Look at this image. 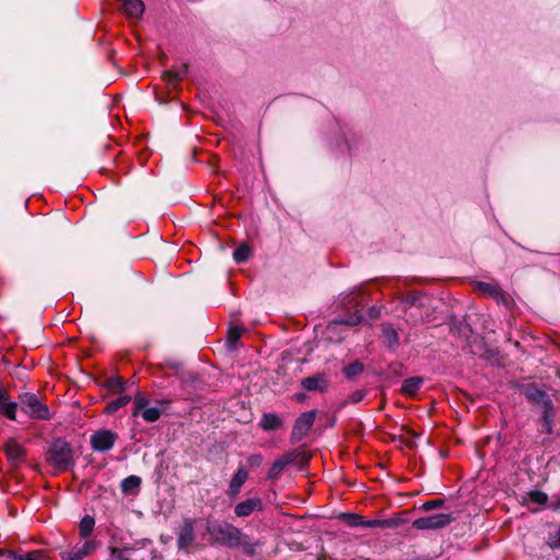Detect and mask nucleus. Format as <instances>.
<instances>
[{"instance_id":"2eb2a0df","label":"nucleus","mask_w":560,"mask_h":560,"mask_svg":"<svg viewBox=\"0 0 560 560\" xmlns=\"http://www.w3.org/2000/svg\"><path fill=\"white\" fill-rule=\"evenodd\" d=\"M301 385L310 392H325L328 387V381L324 375L317 374L303 378Z\"/></svg>"},{"instance_id":"b1692460","label":"nucleus","mask_w":560,"mask_h":560,"mask_svg":"<svg viewBox=\"0 0 560 560\" xmlns=\"http://www.w3.org/2000/svg\"><path fill=\"white\" fill-rule=\"evenodd\" d=\"M94 526H95V520L90 515H85L81 520L80 525H79L80 536L82 538L89 537L92 534Z\"/></svg>"},{"instance_id":"9d476101","label":"nucleus","mask_w":560,"mask_h":560,"mask_svg":"<svg viewBox=\"0 0 560 560\" xmlns=\"http://www.w3.org/2000/svg\"><path fill=\"white\" fill-rule=\"evenodd\" d=\"M96 548L93 540H86L82 544H77L70 551L60 553L61 560H82L91 555Z\"/></svg>"},{"instance_id":"1a4fd4ad","label":"nucleus","mask_w":560,"mask_h":560,"mask_svg":"<svg viewBox=\"0 0 560 560\" xmlns=\"http://www.w3.org/2000/svg\"><path fill=\"white\" fill-rule=\"evenodd\" d=\"M299 457V452L292 451L288 452L284 455L277 458L267 475V478L270 480H277L283 472L284 468L291 464H293Z\"/></svg>"},{"instance_id":"7c9ffc66","label":"nucleus","mask_w":560,"mask_h":560,"mask_svg":"<svg viewBox=\"0 0 560 560\" xmlns=\"http://www.w3.org/2000/svg\"><path fill=\"white\" fill-rule=\"evenodd\" d=\"M148 404H149L148 398L139 393L135 397V409H133L132 416H135V417L138 416L143 409H145Z\"/></svg>"},{"instance_id":"a211bd4d","label":"nucleus","mask_w":560,"mask_h":560,"mask_svg":"<svg viewBox=\"0 0 560 560\" xmlns=\"http://www.w3.org/2000/svg\"><path fill=\"white\" fill-rule=\"evenodd\" d=\"M282 420L276 413H265L260 420V427L266 431H276L282 427Z\"/></svg>"},{"instance_id":"aec40b11","label":"nucleus","mask_w":560,"mask_h":560,"mask_svg":"<svg viewBox=\"0 0 560 560\" xmlns=\"http://www.w3.org/2000/svg\"><path fill=\"white\" fill-rule=\"evenodd\" d=\"M555 417V410L553 407L550 409L542 410L541 419H540V432H545L547 434L552 433V421Z\"/></svg>"},{"instance_id":"c756f323","label":"nucleus","mask_w":560,"mask_h":560,"mask_svg":"<svg viewBox=\"0 0 560 560\" xmlns=\"http://www.w3.org/2000/svg\"><path fill=\"white\" fill-rule=\"evenodd\" d=\"M342 518L350 527H363L364 517L358 514H343Z\"/></svg>"},{"instance_id":"5701e85b","label":"nucleus","mask_w":560,"mask_h":560,"mask_svg":"<svg viewBox=\"0 0 560 560\" xmlns=\"http://www.w3.org/2000/svg\"><path fill=\"white\" fill-rule=\"evenodd\" d=\"M422 382L419 376L409 377L404 381L401 390L407 395H415L420 389Z\"/></svg>"},{"instance_id":"412c9836","label":"nucleus","mask_w":560,"mask_h":560,"mask_svg":"<svg viewBox=\"0 0 560 560\" xmlns=\"http://www.w3.org/2000/svg\"><path fill=\"white\" fill-rule=\"evenodd\" d=\"M525 500L527 501L528 504L545 506L548 503V495L547 493L535 489L529 490L526 493Z\"/></svg>"},{"instance_id":"7ed1b4c3","label":"nucleus","mask_w":560,"mask_h":560,"mask_svg":"<svg viewBox=\"0 0 560 560\" xmlns=\"http://www.w3.org/2000/svg\"><path fill=\"white\" fill-rule=\"evenodd\" d=\"M20 405L22 410L32 419H50L49 408L39 400L37 395L33 393H24L20 395Z\"/></svg>"},{"instance_id":"c9c22d12","label":"nucleus","mask_w":560,"mask_h":560,"mask_svg":"<svg viewBox=\"0 0 560 560\" xmlns=\"http://www.w3.org/2000/svg\"><path fill=\"white\" fill-rule=\"evenodd\" d=\"M247 463L252 468L259 467L262 464V456L260 454L250 455Z\"/></svg>"},{"instance_id":"a19ab883","label":"nucleus","mask_w":560,"mask_h":560,"mask_svg":"<svg viewBox=\"0 0 560 560\" xmlns=\"http://www.w3.org/2000/svg\"><path fill=\"white\" fill-rule=\"evenodd\" d=\"M109 386H110V387H113V388H114V387H119V388H120V387H121V381H120V378H118V377H113V378H110V380H109Z\"/></svg>"},{"instance_id":"e433bc0d","label":"nucleus","mask_w":560,"mask_h":560,"mask_svg":"<svg viewBox=\"0 0 560 560\" xmlns=\"http://www.w3.org/2000/svg\"><path fill=\"white\" fill-rule=\"evenodd\" d=\"M443 504H444V501L441 499L431 500V501H427L425 503H423V509L424 510H433V509L441 508Z\"/></svg>"},{"instance_id":"473e14b6","label":"nucleus","mask_w":560,"mask_h":560,"mask_svg":"<svg viewBox=\"0 0 560 560\" xmlns=\"http://www.w3.org/2000/svg\"><path fill=\"white\" fill-rule=\"evenodd\" d=\"M14 558L18 560H48L46 555L42 551H33Z\"/></svg>"},{"instance_id":"cd10ccee","label":"nucleus","mask_w":560,"mask_h":560,"mask_svg":"<svg viewBox=\"0 0 560 560\" xmlns=\"http://www.w3.org/2000/svg\"><path fill=\"white\" fill-rule=\"evenodd\" d=\"M250 256V248L246 244L240 245L233 253V258L237 264L248 260Z\"/></svg>"},{"instance_id":"f257e3e1","label":"nucleus","mask_w":560,"mask_h":560,"mask_svg":"<svg viewBox=\"0 0 560 560\" xmlns=\"http://www.w3.org/2000/svg\"><path fill=\"white\" fill-rule=\"evenodd\" d=\"M207 532L211 538L229 548L241 549L245 555L253 556L256 551V542L248 535L228 522L208 523Z\"/></svg>"},{"instance_id":"2f4dec72","label":"nucleus","mask_w":560,"mask_h":560,"mask_svg":"<svg viewBox=\"0 0 560 560\" xmlns=\"http://www.w3.org/2000/svg\"><path fill=\"white\" fill-rule=\"evenodd\" d=\"M362 322H363V315L359 311H357L353 314H350L349 316H347L346 318H342L339 320V323L346 324L349 326H357V325H360Z\"/></svg>"},{"instance_id":"ddd939ff","label":"nucleus","mask_w":560,"mask_h":560,"mask_svg":"<svg viewBox=\"0 0 560 560\" xmlns=\"http://www.w3.org/2000/svg\"><path fill=\"white\" fill-rule=\"evenodd\" d=\"M247 479L248 471L246 470L245 467L240 466L230 481L229 489L226 492L229 498L237 497Z\"/></svg>"},{"instance_id":"393cba45","label":"nucleus","mask_w":560,"mask_h":560,"mask_svg":"<svg viewBox=\"0 0 560 560\" xmlns=\"http://www.w3.org/2000/svg\"><path fill=\"white\" fill-rule=\"evenodd\" d=\"M131 400L130 395L124 394L119 395L117 398L110 400L106 406V411L108 413H113L117 411L118 409L126 406Z\"/></svg>"},{"instance_id":"4be33fe9","label":"nucleus","mask_w":560,"mask_h":560,"mask_svg":"<svg viewBox=\"0 0 560 560\" xmlns=\"http://www.w3.org/2000/svg\"><path fill=\"white\" fill-rule=\"evenodd\" d=\"M382 334L384 341L387 343L388 347H394L398 345L399 336L396 331V329L389 325V324H383L382 325Z\"/></svg>"},{"instance_id":"6ab92c4d","label":"nucleus","mask_w":560,"mask_h":560,"mask_svg":"<svg viewBox=\"0 0 560 560\" xmlns=\"http://www.w3.org/2000/svg\"><path fill=\"white\" fill-rule=\"evenodd\" d=\"M187 73V67L184 66L179 70H165L162 74V79L172 86H175L182 81Z\"/></svg>"},{"instance_id":"58836bf2","label":"nucleus","mask_w":560,"mask_h":560,"mask_svg":"<svg viewBox=\"0 0 560 560\" xmlns=\"http://www.w3.org/2000/svg\"><path fill=\"white\" fill-rule=\"evenodd\" d=\"M368 314H369L370 318L376 319L381 316V307L372 306L369 308Z\"/></svg>"},{"instance_id":"39448f33","label":"nucleus","mask_w":560,"mask_h":560,"mask_svg":"<svg viewBox=\"0 0 560 560\" xmlns=\"http://www.w3.org/2000/svg\"><path fill=\"white\" fill-rule=\"evenodd\" d=\"M520 390L529 402L541 406L542 410L553 407L550 396L536 384H523Z\"/></svg>"},{"instance_id":"4c0bfd02","label":"nucleus","mask_w":560,"mask_h":560,"mask_svg":"<svg viewBox=\"0 0 560 560\" xmlns=\"http://www.w3.org/2000/svg\"><path fill=\"white\" fill-rule=\"evenodd\" d=\"M112 557L115 560H129L127 557V551L117 548L112 549Z\"/></svg>"},{"instance_id":"9b49d317","label":"nucleus","mask_w":560,"mask_h":560,"mask_svg":"<svg viewBox=\"0 0 560 560\" xmlns=\"http://www.w3.org/2000/svg\"><path fill=\"white\" fill-rule=\"evenodd\" d=\"M264 509V503L260 498H248L234 506V513L237 517H247L254 512H260Z\"/></svg>"},{"instance_id":"4468645a","label":"nucleus","mask_w":560,"mask_h":560,"mask_svg":"<svg viewBox=\"0 0 560 560\" xmlns=\"http://www.w3.org/2000/svg\"><path fill=\"white\" fill-rule=\"evenodd\" d=\"M195 539L194 522L185 520L180 526L177 546L179 549H187Z\"/></svg>"},{"instance_id":"dca6fc26","label":"nucleus","mask_w":560,"mask_h":560,"mask_svg":"<svg viewBox=\"0 0 560 560\" xmlns=\"http://www.w3.org/2000/svg\"><path fill=\"white\" fill-rule=\"evenodd\" d=\"M161 407H149L143 409L139 415L147 422H155L160 419L163 411L166 410L168 401H159Z\"/></svg>"},{"instance_id":"79ce46f5","label":"nucleus","mask_w":560,"mask_h":560,"mask_svg":"<svg viewBox=\"0 0 560 560\" xmlns=\"http://www.w3.org/2000/svg\"><path fill=\"white\" fill-rule=\"evenodd\" d=\"M549 508L553 511H559L560 510V498L556 499V500H552L549 504Z\"/></svg>"},{"instance_id":"f03ea898","label":"nucleus","mask_w":560,"mask_h":560,"mask_svg":"<svg viewBox=\"0 0 560 560\" xmlns=\"http://www.w3.org/2000/svg\"><path fill=\"white\" fill-rule=\"evenodd\" d=\"M47 462L54 468L66 471L73 465L72 451L70 445L61 440H55L48 450Z\"/></svg>"},{"instance_id":"0eeeda50","label":"nucleus","mask_w":560,"mask_h":560,"mask_svg":"<svg viewBox=\"0 0 560 560\" xmlns=\"http://www.w3.org/2000/svg\"><path fill=\"white\" fill-rule=\"evenodd\" d=\"M316 418V411L310 410L298 417L292 429L291 438L294 441L302 440L311 430Z\"/></svg>"},{"instance_id":"bb28decb","label":"nucleus","mask_w":560,"mask_h":560,"mask_svg":"<svg viewBox=\"0 0 560 560\" xmlns=\"http://www.w3.org/2000/svg\"><path fill=\"white\" fill-rule=\"evenodd\" d=\"M141 483V479L138 476L131 475L125 478L121 481V490L125 493L132 492L135 489L139 488Z\"/></svg>"},{"instance_id":"ea45409f","label":"nucleus","mask_w":560,"mask_h":560,"mask_svg":"<svg viewBox=\"0 0 560 560\" xmlns=\"http://www.w3.org/2000/svg\"><path fill=\"white\" fill-rule=\"evenodd\" d=\"M362 398H363V393L362 392H355L351 396V401L352 402H359V401L362 400Z\"/></svg>"},{"instance_id":"f8f14e48","label":"nucleus","mask_w":560,"mask_h":560,"mask_svg":"<svg viewBox=\"0 0 560 560\" xmlns=\"http://www.w3.org/2000/svg\"><path fill=\"white\" fill-rule=\"evenodd\" d=\"M4 452L12 466L18 467L25 462V450L14 440H10L5 443Z\"/></svg>"},{"instance_id":"a878e982","label":"nucleus","mask_w":560,"mask_h":560,"mask_svg":"<svg viewBox=\"0 0 560 560\" xmlns=\"http://www.w3.org/2000/svg\"><path fill=\"white\" fill-rule=\"evenodd\" d=\"M244 329L238 326L231 327L228 331V347L231 350H234L237 346L238 340L241 339Z\"/></svg>"},{"instance_id":"c03bdc74","label":"nucleus","mask_w":560,"mask_h":560,"mask_svg":"<svg viewBox=\"0 0 560 560\" xmlns=\"http://www.w3.org/2000/svg\"><path fill=\"white\" fill-rule=\"evenodd\" d=\"M351 294H354V291H351V293L348 294L345 299H348ZM342 303L346 304V305H350L351 304L350 301L346 302V300H342Z\"/></svg>"},{"instance_id":"f704fd0d","label":"nucleus","mask_w":560,"mask_h":560,"mask_svg":"<svg viewBox=\"0 0 560 560\" xmlns=\"http://www.w3.org/2000/svg\"><path fill=\"white\" fill-rule=\"evenodd\" d=\"M386 524H387V521H384V520H364L363 527L364 528L381 527V526H385Z\"/></svg>"},{"instance_id":"20e7f679","label":"nucleus","mask_w":560,"mask_h":560,"mask_svg":"<svg viewBox=\"0 0 560 560\" xmlns=\"http://www.w3.org/2000/svg\"><path fill=\"white\" fill-rule=\"evenodd\" d=\"M454 521L451 513H438L434 515L419 517L413 521L412 527L419 530L440 529L450 525Z\"/></svg>"},{"instance_id":"c85d7f7f","label":"nucleus","mask_w":560,"mask_h":560,"mask_svg":"<svg viewBox=\"0 0 560 560\" xmlns=\"http://www.w3.org/2000/svg\"><path fill=\"white\" fill-rule=\"evenodd\" d=\"M363 372V364L360 361H353L343 369V374L348 378H353Z\"/></svg>"},{"instance_id":"f3484780","label":"nucleus","mask_w":560,"mask_h":560,"mask_svg":"<svg viewBox=\"0 0 560 560\" xmlns=\"http://www.w3.org/2000/svg\"><path fill=\"white\" fill-rule=\"evenodd\" d=\"M18 404L0 392V413L10 420H15Z\"/></svg>"},{"instance_id":"6e6552de","label":"nucleus","mask_w":560,"mask_h":560,"mask_svg":"<svg viewBox=\"0 0 560 560\" xmlns=\"http://www.w3.org/2000/svg\"><path fill=\"white\" fill-rule=\"evenodd\" d=\"M116 439L117 435L110 430H100L91 435V446L96 452H106L114 446Z\"/></svg>"},{"instance_id":"37998d69","label":"nucleus","mask_w":560,"mask_h":560,"mask_svg":"<svg viewBox=\"0 0 560 560\" xmlns=\"http://www.w3.org/2000/svg\"><path fill=\"white\" fill-rule=\"evenodd\" d=\"M416 300L417 299L415 296H412L411 299H407L406 303L409 304V305H413L416 303Z\"/></svg>"},{"instance_id":"a18cd8bd","label":"nucleus","mask_w":560,"mask_h":560,"mask_svg":"<svg viewBox=\"0 0 560 560\" xmlns=\"http://www.w3.org/2000/svg\"><path fill=\"white\" fill-rule=\"evenodd\" d=\"M2 553H3V550H2V549H0V556H2Z\"/></svg>"},{"instance_id":"423d86ee","label":"nucleus","mask_w":560,"mask_h":560,"mask_svg":"<svg viewBox=\"0 0 560 560\" xmlns=\"http://www.w3.org/2000/svg\"><path fill=\"white\" fill-rule=\"evenodd\" d=\"M475 290L488 298L494 299L498 303H501L505 306L510 304V296L505 293L497 283L476 281L474 283Z\"/></svg>"},{"instance_id":"72a5a7b5","label":"nucleus","mask_w":560,"mask_h":560,"mask_svg":"<svg viewBox=\"0 0 560 560\" xmlns=\"http://www.w3.org/2000/svg\"><path fill=\"white\" fill-rule=\"evenodd\" d=\"M548 545L551 548H560V529L549 533Z\"/></svg>"}]
</instances>
